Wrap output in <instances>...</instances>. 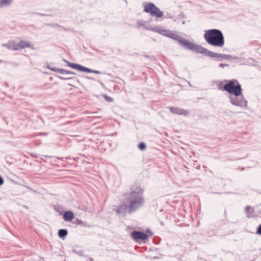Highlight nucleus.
Segmentation results:
<instances>
[{"mask_svg":"<svg viewBox=\"0 0 261 261\" xmlns=\"http://www.w3.org/2000/svg\"><path fill=\"white\" fill-rule=\"evenodd\" d=\"M2 46L3 47H7L8 49H10V46H9V41L8 42H7V43H5V44H3L2 45Z\"/></svg>","mask_w":261,"mask_h":261,"instance_id":"5701e85b","label":"nucleus"},{"mask_svg":"<svg viewBox=\"0 0 261 261\" xmlns=\"http://www.w3.org/2000/svg\"><path fill=\"white\" fill-rule=\"evenodd\" d=\"M232 57H231L230 55L220 54V60H223V59H224V60H229Z\"/></svg>","mask_w":261,"mask_h":261,"instance_id":"a211bd4d","label":"nucleus"},{"mask_svg":"<svg viewBox=\"0 0 261 261\" xmlns=\"http://www.w3.org/2000/svg\"><path fill=\"white\" fill-rule=\"evenodd\" d=\"M179 17L183 18L185 17V16L183 14H181V15H179Z\"/></svg>","mask_w":261,"mask_h":261,"instance_id":"c85d7f7f","label":"nucleus"},{"mask_svg":"<svg viewBox=\"0 0 261 261\" xmlns=\"http://www.w3.org/2000/svg\"><path fill=\"white\" fill-rule=\"evenodd\" d=\"M19 43V49L20 48H24L25 47H31L33 48V47L30 45V43L24 41H21Z\"/></svg>","mask_w":261,"mask_h":261,"instance_id":"dca6fc26","label":"nucleus"},{"mask_svg":"<svg viewBox=\"0 0 261 261\" xmlns=\"http://www.w3.org/2000/svg\"><path fill=\"white\" fill-rule=\"evenodd\" d=\"M59 78L61 80H68V79H70V78H65V77H61L60 76Z\"/></svg>","mask_w":261,"mask_h":261,"instance_id":"cd10ccee","label":"nucleus"},{"mask_svg":"<svg viewBox=\"0 0 261 261\" xmlns=\"http://www.w3.org/2000/svg\"><path fill=\"white\" fill-rule=\"evenodd\" d=\"M60 72L61 74H75V73L73 72L68 71L63 69H61L60 70Z\"/></svg>","mask_w":261,"mask_h":261,"instance_id":"6ab92c4d","label":"nucleus"},{"mask_svg":"<svg viewBox=\"0 0 261 261\" xmlns=\"http://www.w3.org/2000/svg\"><path fill=\"white\" fill-rule=\"evenodd\" d=\"M144 11L149 13L152 16H155L156 18H161L163 15V13L153 3L148 4L145 3L143 4Z\"/></svg>","mask_w":261,"mask_h":261,"instance_id":"20e7f679","label":"nucleus"},{"mask_svg":"<svg viewBox=\"0 0 261 261\" xmlns=\"http://www.w3.org/2000/svg\"><path fill=\"white\" fill-rule=\"evenodd\" d=\"M230 102L234 106H237L242 109L246 108L247 107V101L243 96H229Z\"/></svg>","mask_w":261,"mask_h":261,"instance_id":"39448f33","label":"nucleus"},{"mask_svg":"<svg viewBox=\"0 0 261 261\" xmlns=\"http://www.w3.org/2000/svg\"><path fill=\"white\" fill-rule=\"evenodd\" d=\"M149 30H151L153 32L158 33L159 34H161L165 36H167V37L170 38L172 39H174V38L176 34V33H173L171 31L164 29L160 27H155L154 28H152L151 29H150Z\"/></svg>","mask_w":261,"mask_h":261,"instance_id":"0eeeda50","label":"nucleus"},{"mask_svg":"<svg viewBox=\"0 0 261 261\" xmlns=\"http://www.w3.org/2000/svg\"><path fill=\"white\" fill-rule=\"evenodd\" d=\"M173 40L177 41L180 44L185 46L186 48H188L193 51L195 44L190 42L188 40L182 38L181 36H179L177 33Z\"/></svg>","mask_w":261,"mask_h":261,"instance_id":"6e6552de","label":"nucleus"},{"mask_svg":"<svg viewBox=\"0 0 261 261\" xmlns=\"http://www.w3.org/2000/svg\"><path fill=\"white\" fill-rule=\"evenodd\" d=\"M206 56L213 58H217L220 60V54L214 53L208 50Z\"/></svg>","mask_w":261,"mask_h":261,"instance_id":"2eb2a0df","label":"nucleus"},{"mask_svg":"<svg viewBox=\"0 0 261 261\" xmlns=\"http://www.w3.org/2000/svg\"><path fill=\"white\" fill-rule=\"evenodd\" d=\"M105 99L107 101H108L109 102H111L113 101V99L111 97L108 96H105Z\"/></svg>","mask_w":261,"mask_h":261,"instance_id":"b1692460","label":"nucleus"},{"mask_svg":"<svg viewBox=\"0 0 261 261\" xmlns=\"http://www.w3.org/2000/svg\"><path fill=\"white\" fill-rule=\"evenodd\" d=\"M131 236L133 239L136 241L138 240H145L147 238V235L146 233H144L142 232L134 231Z\"/></svg>","mask_w":261,"mask_h":261,"instance_id":"1a4fd4ad","label":"nucleus"},{"mask_svg":"<svg viewBox=\"0 0 261 261\" xmlns=\"http://www.w3.org/2000/svg\"><path fill=\"white\" fill-rule=\"evenodd\" d=\"M169 109H170V112L173 114H176L180 115H183L185 116H187L189 114V112L183 109L172 107H169Z\"/></svg>","mask_w":261,"mask_h":261,"instance_id":"9d476101","label":"nucleus"},{"mask_svg":"<svg viewBox=\"0 0 261 261\" xmlns=\"http://www.w3.org/2000/svg\"><path fill=\"white\" fill-rule=\"evenodd\" d=\"M185 23H186V22H185V21H183L182 22V23L183 24H185Z\"/></svg>","mask_w":261,"mask_h":261,"instance_id":"7c9ffc66","label":"nucleus"},{"mask_svg":"<svg viewBox=\"0 0 261 261\" xmlns=\"http://www.w3.org/2000/svg\"><path fill=\"white\" fill-rule=\"evenodd\" d=\"M47 68H49V69H50L51 71H54L55 72H60V70H61V69H58L56 67H50L49 66H47Z\"/></svg>","mask_w":261,"mask_h":261,"instance_id":"4be33fe9","label":"nucleus"},{"mask_svg":"<svg viewBox=\"0 0 261 261\" xmlns=\"http://www.w3.org/2000/svg\"><path fill=\"white\" fill-rule=\"evenodd\" d=\"M9 46L10 49L17 50L19 49V43H17L14 40L9 41Z\"/></svg>","mask_w":261,"mask_h":261,"instance_id":"4468645a","label":"nucleus"},{"mask_svg":"<svg viewBox=\"0 0 261 261\" xmlns=\"http://www.w3.org/2000/svg\"><path fill=\"white\" fill-rule=\"evenodd\" d=\"M206 42L211 45L221 47L224 44V38L222 32L218 29L206 31L204 35Z\"/></svg>","mask_w":261,"mask_h":261,"instance_id":"f03ea898","label":"nucleus"},{"mask_svg":"<svg viewBox=\"0 0 261 261\" xmlns=\"http://www.w3.org/2000/svg\"><path fill=\"white\" fill-rule=\"evenodd\" d=\"M58 234L61 238L65 237L67 234V230L63 229H60L58 232Z\"/></svg>","mask_w":261,"mask_h":261,"instance_id":"f3484780","label":"nucleus"},{"mask_svg":"<svg viewBox=\"0 0 261 261\" xmlns=\"http://www.w3.org/2000/svg\"><path fill=\"white\" fill-rule=\"evenodd\" d=\"M223 89L228 93L234 96H240L242 94L241 86L236 80L230 81L224 86Z\"/></svg>","mask_w":261,"mask_h":261,"instance_id":"7ed1b4c3","label":"nucleus"},{"mask_svg":"<svg viewBox=\"0 0 261 261\" xmlns=\"http://www.w3.org/2000/svg\"><path fill=\"white\" fill-rule=\"evenodd\" d=\"M138 147L140 150H143L146 148V144L144 143H141L139 144Z\"/></svg>","mask_w":261,"mask_h":261,"instance_id":"aec40b11","label":"nucleus"},{"mask_svg":"<svg viewBox=\"0 0 261 261\" xmlns=\"http://www.w3.org/2000/svg\"><path fill=\"white\" fill-rule=\"evenodd\" d=\"M145 203L143 190L140 185L133 186L130 192L125 195L123 204L116 210L117 214L128 213L132 214L142 207Z\"/></svg>","mask_w":261,"mask_h":261,"instance_id":"f257e3e1","label":"nucleus"},{"mask_svg":"<svg viewBox=\"0 0 261 261\" xmlns=\"http://www.w3.org/2000/svg\"><path fill=\"white\" fill-rule=\"evenodd\" d=\"M245 210L248 218H253L256 216V215L254 214V208H252L251 206L249 205L247 206Z\"/></svg>","mask_w":261,"mask_h":261,"instance_id":"ddd939ff","label":"nucleus"},{"mask_svg":"<svg viewBox=\"0 0 261 261\" xmlns=\"http://www.w3.org/2000/svg\"><path fill=\"white\" fill-rule=\"evenodd\" d=\"M257 233L261 235V224H260L257 229Z\"/></svg>","mask_w":261,"mask_h":261,"instance_id":"393cba45","label":"nucleus"},{"mask_svg":"<svg viewBox=\"0 0 261 261\" xmlns=\"http://www.w3.org/2000/svg\"><path fill=\"white\" fill-rule=\"evenodd\" d=\"M64 61L67 63V65L73 69H76L79 71L86 72H92L96 74H99L100 72L98 70H92L86 67L81 66L80 64L76 63H72L68 62L66 60H64Z\"/></svg>","mask_w":261,"mask_h":261,"instance_id":"423d86ee","label":"nucleus"},{"mask_svg":"<svg viewBox=\"0 0 261 261\" xmlns=\"http://www.w3.org/2000/svg\"><path fill=\"white\" fill-rule=\"evenodd\" d=\"M228 65V64H225L221 63V64H219V66L220 67H221V68H224V67L227 66Z\"/></svg>","mask_w":261,"mask_h":261,"instance_id":"a878e982","label":"nucleus"},{"mask_svg":"<svg viewBox=\"0 0 261 261\" xmlns=\"http://www.w3.org/2000/svg\"><path fill=\"white\" fill-rule=\"evenodd\" d=\"M207 50H208V49H207L201 46L196 45V44L195 45L194 49L193 50V51H194L196 53H201V54L204 55V56L206 55Z\"/></svg>","mask_w":261,"mask_h":261,"instance_id":"9b49d317","label":"nucleus"},{"mask_svg":"<svg viewBox=\"0 0 261 261\" xmlns=\"http://www.w3.org/2000/svg\"><path fill=\"white\" fill-rule=\"evenodd\" d=\"M74 217V214L71 211H69L65 212L63 215V218L65 221H71Z\"/></svg>","mask_w":261,"mask_h":261,"instance_id":"f8f14e48","label":"nucleus"},{"mask_svg":"<svg viewBox=\"0 0 261 261\" xmlns=\"http://www.w3.org/2000/svg\"><path fill=\"white\" fill-rule=\"evenodd\" d=\"M4 183V180L2 177L0 176V186Z\"/></svg>","mask_w":261,"mask_h":261,"instance_id":"bb28decb","label":"nucleus"},{"mask_svg":"<svg viewBox=\"0 0 261 261\" xmlns=\"http://www.w3.org/2000/svg\"><path fill=\"white\" fill-rule=\"evenodd\" d=\"M89 261H93V259H92V258H90L89 259Z\"/></svg>","mask_w":261,"mask_h":261,"instance_id":"c756f323","label":"nucleus"},{"mask_svg":"<svg viewBox=\"0 0 261 261\" xmlns=\"http://www.w3.org/2000/svg\"><path fill=\"white\" fill-rule=\"evenodd\" d=\"M12 0H1V4L9 5L11 4Z\"/></svg>","mask_w":261,"mask_h":261,"instance_id":"412c9836","label":"nucleus"}]
</instances>
